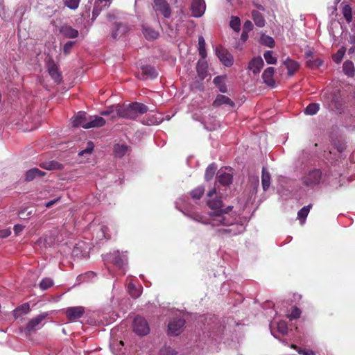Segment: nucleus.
<instances>
[{
  "mask_svg": "<svg viewBox=\"0 0 355 355\" xmlns=\"http://www.w3.org/2000/svg\"><path fill=\"white\" fill-rule=\"evenodd\" d=\"M207 196V205L211 210L207 215L187 210L186 208L185 211H182L184 214L195 221L209 225L221 234L232 236L244 231L243 225L236 223V216L231 212L232 207L228 206L223 209L222 200L220 197H218L216 189L209 191Z\"/></svg>",
  "mask_w": 355,
  "mask_h": 355,
  "instance_id": "f257e3e1",
  "label": "nucleus"
},
{
  "mask_svg": "<svg viewBox=\"0 0 355 355\" xmlns=\"http://www.w3.org/2000/svg\"><path fill=\"white\" fill-rule=\"evenodd\" d=\"M105 259L110 261L116 267L123 270V275L125 272V266L128 263V257L125 252H120L119 250L107 254Z\"/></svg>",
  "mask_w": 355,
  "mask_h": 355,
  "instance_id": "f03ea898",
  "label": "nucleus"
},
{
  "mask_svg": "<svg viewBox=\"0 0 355 355\" xmlns=\"http://www.w3.org/2000/svg\"><path fill=\"white\" fill-rule=\"evenodd\" d=\"M321 176L322 173L319 169L311 170L302 176V184L306 187L313 189L320 184Z\"/></svg>",
  "mask_w": 355,
  "mask_h": 355,
  "instance_id": "7ed1b4c3",
  "label": "nucleus"
},
{
  "mask_svg": "<svg viewBox=\"0 0 355 355\" xmlns=\"http://www.w3.org/2000/svg\"><path fill=\"white\" fill-rule=\"evenodd\" d=\"M137 117V115L135 108L132 107V103L128 105H116V114L112 116V120H115L118 118L135 119Z\"/></svg>",
  "mask_w": 355,
  "mask_h": 355,
  "instance_id": "20e7f679",
  "label": "nucleus"
},
{
  "mask_svg": "<svg viewBox=\"0 0 355 355\" xmlns=\"http://www.w3.org/2000/svg\"><path fill=\"white\" fill-rule=\"evenodd\" d=\"M133 330L139 336H145L150 332L147 321L141 316H137L133 322Z\"/></svg>",
  "mask_w": 355,
  "mask_h": 355,
  "instance_id": "39448f33",
  "label": "nucleus"
},
{
  "mask_svg": "<svg viewBox=\"0 0 355 355\" xmlns=\"http://www.w3.org/2000/svg\"><path fill=\"white\" fill-rule=\"evenodd\" d=\"M185 320L182 318H176L171 320L168 324V334L177 336L183 331Z\"/></svg>",
  "mask_w": 355,
  "mask_h": 355,
  "instance_id": "423d86ee",
  "label": "nucleus"
},
{
  "mask_svg": "<svg viewBox=\"0 0 355 355\" xmlns=\"http://www.w3.org/2000/svg\"><path fill=\"white\" fill-rule=\"evenodd\" d=\"M153 8L156 12H159L166 18H168L171 16V8L166 0H154Z\"/></svg>",
  "mask_w": 355,
  "mask_h": 355,
  "instance_id": "0eeeda50",
  "label": "nucleus"
},
{
  "mask_svg": "<svg viewBox=\"0 0 355 355\" xmlns=\"http://www.w3.org/2000/svg\"><path fill=\"white\" fill-rule=\"evenodd\" d=\"M206 5L204 0H193L191 4L192 16L200 17L205 13Z\"/></svg>",
  "mask_w": 355,
  "mask_h": 355,
  "instance_id": "6e6552de",
  "label": "nucleus"
},
{
  "mask_svg": "<svg viewBox=\"0 0 355 355\" xmlns=\"http://www.w3.org/2000/svg\"><path fill=\"white\" fill-rule=\"evenodd\" d=\"M218 182L224 186L230 184L232 181V173L231 168L220 169L217 173Z\"/></svg>",
  "mask_w": 355,
  "mask_h": 355,
  "instance_id": "1a4fd4ad",
  "label": "nucleus"
},
{
  "mask_svg": "<svg viewBox=\"0 0 355 355\" xmlns=\"http://www.w3.org/2000/svg\"><path fill=\"white\" fill-rule=\"evenodd\" d=\"M216 53L225 66L230 67L233 64V56L225 49H216Z\"/></svg>",
  "mask_w": 355,
  "mask_h": 355,
  "instance_id": "9d476101",
  "label": "nucleus"
},
{
  "mask_svg": "<svg viewBox=\"0 0 355 355\" xmlns=\"http://www.w3.org/2000/svg\"><path fill=\"white\" fill-rule=\"evenodd\" d=\"M46 317V313L37 315L28 322L26 325V330L31 332L40 329L42 327V322Z\"/></svg>",
  "mask_w": 355,
  "mask_h": 355,
  "instance_id": "9b49d317",
  "label": "nucleus"
},
{
  "mask_svg": "<svg viewBox=\"0 0 355 355\" xmlns=\"http://www.w3.org/2000/svg\"><path fill=\"white\" fill-rule=\"evenodd\" d=\"M47 68L49 75L57 83H59L62 80L61 74L58 70V66L52 60H49L47 62Z\"/></svg>",
  "mask_w": 355,
  "mask_h": 355,
  "instance_id": "f8f14e48",
  "label": "nucleus"
},
{
  "mask_svg": "<svg viewBox=\"0 0 355 355\" xmlns=\"http://www.w3.org/2000/svg\"><path fill=\"white\" fill-rule=\"evenodd\" d=\"M84 311V308L82 306L69 307L65 310V314L69 320H72L81 318Z\"/></svg>",
  "mask_w": 355,
  "mask_h": 355,
  "instance_id": "ddd939ff",
  "label": "nucleus"
},
{
  "mask_svg": "<svg viewBox=\"0 0 355 355\" xmlns=\"http://www.w3.org/2000/svg\"><path fill=\"white\" fill-rule=\"evenodd\" d=\"M89 117L87 116V114L85 112H78L72 120V125L74 127L81 126L85 129V126L88 122Z\"/></svg>",
  "mask_w": 355,
  "mask_h": 355,
  "instance_id": "4468645a",
  "label": "nucleus"
},
{
  "mask_svg": "<svg viewBox=\"0 0 355 355\" xmlns=\"http://www.w3.org/2000/svg\"><path fill=\"white\" fill-rule=\"evenodd\" d=\"M128 31L129 28L126 25L116 23L112 28V37L115 40L119 39Z\"/></svg>",
  "mask_w": 355,
  "mask_h": 355,
  "instance_id": "2eb2a0df",
  "label": "nucleus"
},
{
  "mask_svg": "<svg viewBox=\"0 0 355 355\" xmlns=\"http://www.w3.org/2000/svg\"><path fill=\"white\" fill-rule=\"evenodd\" d=\"M274 73L275 69L270 67L266 68L262 74L263 82L270 87H274L275 86V81L273 78Z\"/></svg>",
  "mask_w": 355,
  "mask_h": 355,
  "instance_id": "dca6fc26",
  "label": "nucleus"
},
{
  "mask_svg": "<svg viewBox=\"0 0 355 355\" xmlns=\"http://www.w3.org/2000/svg\"><path fill=\"white\" fill-rule=\"evenodd\" d=\"M141 74L139 76L140 79H153L157 76V72L155 69L151 66H142L141 67Z\"/></svg>",
  "mask_w": 355,
  "mask_h": 355,
  "instance_id": "f3484780",
  "label": "nucleus"
},
{
  "mask_svg": "<svg viewBox=\"0 0 355 355\" xmlns=\"http://www.w3.org/2000/svg\"><path fill=\"white\" fill-rule=\"evenodd\" d=\"M105 124V120L99 116H89L85 129L102 127Z\"/></svg>",
  "mask_w": 355,
  "mask_h": 355,
  "instance_id": "a211bd4d",
  "label": "nucleus"
},
{
  "mask_svg": "<svg viewBox=\"0 0 355 355\" xmlns=\"http://www.w3.org/2000/svg\"><path fill=\"white\" fill-rule=\"evenodd\" d=\"M263 60L261 57L254 58L250 62L248 68L253 73H259L263 67Z\"/></svg>",
  "mask_w": 355,
  "mask_h": 355,
  "instance_id": "6ab92c4d",
  "label": "nucleus"
},
{
  "mask_svg": "<svg viewBox=\"0 0 355 355\" xmlns=\"http://www.w3.org/2000/svg\"><path fill=\"white\" fill-rule=\"evenodd\" d=\"M283 64L286 67L288 70V74L289 76H293L299 69L300 64L289 58H286Z\"/></svg>",
  "mask_w": 355,
  "mask_h": 355,
  "instance_id": "aec40b11",
  "label": "nucleus"
},
{
  "mask_svg": "<svg viewBox=\"0 0 355 355\" xmlns=\"http://www.w3.org/2000/svg\"><path fill=\"white\" fill-rule=\"evenodd\" d=\"M207 67L208 65L205 58H201L197 62V73L200 78L202 80H203L207 76Z\"/></svg>",
  "mask_w": 355,
  "mask_h": 355,
  "instance_id": "412c9836",
  "label": "nucleus"
},
{
  "mask_svg": "<svg viewBox=\"0 0 355 355\" xmlns=\"http://www.w3.org/2000/svg\"><path fill=\"white\" fill-rule=\"evenodd\" d=\"M60 32L67 38H76L78 36V31L68 25L62 26Z\"/></svg>",
  "mask_w": 355,
  "mask_h": 355,
  "instance_id": "4be33fe9",
  "label": "nucleus"
},
{
  "mask_svg": "<svg viewBox=\"0 0 355 355\" xmlns=\"http://www.w3.org/2000/svg\"><path fill=\"white\" fill-rule=\"evenodd\" d=\"M222 105H227L230 107H234L235 104L229 97L219 94L214 101L213 105L214 107H218Z\"/></svg>",
  "mask_w": 355,
  "mask_h": 355,
  "instance_id": "5701e85b",
  "label": "nucleus"
},
{
  "mask_svg": "<svg viewBox=\"0 0 355 355\" xmlns=\"http://www.w3.org/2000/svg\"><path fill=\"white\" fill-rule=\"evenodd\" d=\"M270 175L265 167L262 168L261 184L263 191H267L270 185Z\"/></svg>",
  "mask_w": 355,
  "mask_h": 355,
  "instance_id": "b1692460",
  "label": "nucleus"
},
{
  "mask_svg": "<svg viewBox=\"0 0 355 355\" xmlns=\"http://www.w3.org/2000/svg\"><path fill=\"white\" fill-rule=\"evenodd\" d=\"M225 76H218L214 78V84L218 87L221 93H227V88L225 83Z\"/></svg>",
  "mask_w": 355,
  "mask_h": 355,
  "instance_id": "393cba45",
  "label": "nucleus"
},
{
  "mask_svg": "<svg viewBox=\"0 0 355 355\" xmlns=\"http://www.w3.org/2000/svg\"><path fill=\"white\" fill-rule=\"evenodd\" d=\"M45 175L44 172L39 170L37 168H33L26 171L25 175V179L27 181H31L36 177H41Z\"/></svg>",
  "mask_w": 355,
  "mask_h": 355,
  "instance_id": "a878e982",
  "label": "nucleus"
},
{
  "mask_svg": "<svg viewBox=\"0 0 355 355\" xmlns=\"http://www.w3.org/2000/svg\"><path fill=\"white\" fill-rule=\"evenodd\" d=\"M343 70L345 75L353 77L355 74L354 64L352 61H345L343 64Z\"/></svg>",
  "mask_w": 355,
  "mask_h": 355,
  "instance_id": "bb28decb",
  "label": "nucleus"
},
{
  "mask_svg": "<svg viewBox=\"0 0 355 355\" xmlns=\"http://www.w3.org/2000/svg\"><path fill=\"white\" fill-rule=\"evenodd\" d=\"M252 17L254 24L259 27H263L265 26V19L261 13L257 10L252 12Z\"/></svg>",
  "mask_w": 355,
  "mask_h": 355,
  "instance_id": "cd10ccee",
  "label": "nucleus"
},
{
  "mask_svg": "<svg viewBox=\"0 0 355 355\" xmlns=\"http://www.w3.org/2000/svg\"><path fill=\"white\" fill-rule=\"evenodd\" d=\"M129 294L134 298H137L140 296L142 291V287L141 286L137 287L134 284L130 282L128 286Z\"/></svg>",
  "mask_w": 355,
  "mask_h": 355,
  "instance_id": "c85d7f7f",
  "label": "nucleus"
},
{
  "mask_svg": "<svg viewBox=\"0 0 355 355\" xmlns=\"http://www.w3.org/2000/svg\"><path fill=\"white\" fill-rule=\"evenodd\" d=\"M30 311V306L28 303H24L13 311L15 318L19 317L21 314H26Z\"/></svg>",
  "mask_w": 355,
  "mask_h": 355,
  "instance_id": "c756f323",
  "label": "nucleus"
},
{
  "mask_svg": "<svg viewBox=\"0 0 355 355\" xmlns=\"http://www.w3.org/2000/svg\"><path fill=\"white\" fill-rule=\"evenodd\" d=\"M143 34L147 40H154L158 37V33L150 27H143Z\"/></svg>",
  "mask_w": 355,
  "mask_h": 355,
  "instance_id": "7c9ffc66",
  "label": "nucleus"
},
{
  "mask_svg": "<svg viewBox=\"0 0 355 355\" xmlns=\"http://www.w3.org/2000/svg\"><path fill=\"white\" fill-rule=\"evenodd\" d=\"M311 205L303 207L297 213V218L300 220L301 224H304L305 219L310 211Z\"/></svg>",
  "mask_w": 355,
  "mask_h": 355,
  "instance_id": "2f4dec72",
  "label": "nucleus"
},
{
  "mask_svg": "<svg viewBox=\"0 0 355 355\" xmlns=\"http://www.w3.org/2000/svg\"><path fill=\"white\" fill-rule=\"evenodd\" d=\"M205 40L202 36L198 37V51L199 55L201 58H205L207 57V52L205 49Z\"/></svg>",
  "mask_w": 355,
  "mask_h": 355,
  "instance_id": "473e14b6",
  "label": "nucleus"
},
{
  "mask_svg": "<svg viewBox=\"0 0 355 355\" xmlns=\"http://www.w3.org/2000/svg\"><path fill=\"white\" fill-rule=\"evenodd\" d=\"M230 26L236 33L241 30V20L239 17L232 16L230 21Z\"/></svg>",
  "mask_w": 355,
  "mask_h": 355,
  "instance_id": "72a5a7b5",
  "label": "nucleus"
},
{
  "mask_svg": "<svg viewBox=\"0 0 355 355\" xmlns=\"http://www.w3.org/2000/svg\"><path fill=\"white\" fill-rule=\"evenodd\" d=\"M260 42L261 44L270 48H272L275 46V41L273 38L264 34L261 35L260 37Z\"/></svg>",
  "mask_w": 355,
  "mask_h": 355,
  "instance_id": "f704fd0d",
  "label": "nucleus"
},
{
  "mask_svg": "<svg viewBox=\"0 0 355 355\" xmlns=\"http://www.w3.org/2000/svg\"><path fill=\"white\" fill-rule=\"evenodd\" d=\"M263 58L268 64H275L277 62V59L273 55V52L272 51H266L263 53Z\"/></svg>",
  "mask_w": 355,
  "mask_h": 355,
  "instance_id": "c9c22d12",
  "label": "nucleus"
},
{
  "mask_svg": "<svg viewBox=\"0 0 355 355\" xmlns=\"http://www.w3.org/2000/svg\"><path fill=\"white\" fill-rule=\"evenodd\" d=\"M128 151V146L124 144H116L114 146V153L117 157H123Z\"/></svg>",
  "mask_w": 355,
  "mask_h": 355,
  "instance_id": "e433bc0d",
  "label": "nucleus"
},
{
  "mask_svg": "<svg viewBox=\"0 0 355 355\" xmlns=\"http://www.w3.org/2000/svg\"><path fill=\"white\" fill-rule=\"evenodd\" d=\"M343 15L347 23L352 22V12L351 7L348 4H345L343 7Z\"/></svg>",
  "mask_w": 355,
  "mask_h": 355,
  "instance_id": "4c0bfd02",
  "label": "nucleus"
},
{
  "mask_svg": "<svg viewBox=\"0 0 355 355\" xmlns=\"http://www.w3.org/2000/svg\"><path fill=\"white\" fill-rule=\"evenodd\" d=\"M216 169H217V166L214 164H210L207 168L205 174V178L206 180L208 181V180L212 179V178L214 177V175L216 173Z\"/></svg>",
  "mask_w": 355,
  "mask_h": 355,
  "instance_id": "58836bf2",
  "label": "nucleus"
},
{
  "mask_svg": "<svg viewBox=\"0 0 355 355\" xmlns=\"http://www.w3.org/2000/svg\"><path fill=\"white\" fill-rule=\"evenodd\" d=\"M132 107L135 108L137 116L139 114H144L148 110L146 105L137 102L133 103Z\"/></svg>",
  "mask_w": 355,
  "mask_h": 355,
  "instance_id": "ea45409f",
  "label": "nucleus"
},
{
  "mask_svg": "<svg viewBox=\"0 0 355 355\" xmlns=\"http://www.w3.org/2000/svg\"><path fill=\"white\" fill-rule=\"evenodd\" d=\"M345 51H346V49L345 47L342 46L338 51L336 53H335L333 57H332V59L333 60L336 62V63H340L344 55H345Z\"/></svg>",
  "mask_w": 355,
  "mask_h": 355,
  "instance_id": "a19ab883",
  "label": "nucleus"
},
{
  "mask_svg": "<svg viewBox=\"0 0 355 355\" xmlns=\"http://www.w3.org/2000/svg\"><path fill=\"white\" fill-rule=\"evenodd\" d=\"M41 166L42 168H45L46 170L51 171V170L60 168L61 165L57 162L51 161V162L42 163V164Z\"/></svg>",
  "mask_w": 355,
  "mask_h": 355,
  "instance_id": "79ce46f5",
  "label": "nucleus"
},
{
  "mask_svg": "<svg viewBox=\"0 0 355 355\" xmlns=\"http://www.w3.org/2000/svg\"><path fill=\"white\" fill-rule=\"evenodd\" d=\"M319 110V105L316 103L309 104L305 109V114L308 115H313Z\"/></svg>",
  "mask_w": 355,
  "mask_h": 355,
  "instance_id": "37998d69",
  "label": "nucleus"
},
{
  "mask_svg": "<svg viewBox=\"0 0 355 355\" xmlns=\"http://www.w3.org/2000/svg\"><path fill=\"white\" fill-rule=\"evenodd\" d=\"M205 191V189L203 187H198L196 189H193L191 192V195L194 199H200L202 195Z\"/></svg>",
  "mask_w": 355,
  "mask_h": 355,
  "instance_id": "c03bdc74",
  "label": "nucleus"
},
{
  "mask_svg": "<svg viewBox=\"0 0 355 355\" xmlns=\"http://www.w3.org/2000/svg\"><path fill=\"white\" fill-rule=\"evenodd\" d=\"M80 0H64V5L71 9L76 10L78 8Z\"/></svg>",
  "mask_w": 355,
  "mask_h": 355,
  "instance_id": "a18cd8bd",
  "label": "nucleus"
},
{
  "mask_svg": "<svg viewBox=\"0 0 355 355\" xmlns=\"http://www.w3.org/2000/svg\"><path fill=\"white\" fill-rule=\"evenodd\" d=\"M292 348L295 349L297 352L302 355H315V352L309 349H301L297 347L296 345H291Z\"/></svg>",
  "mask_w": 355,
  "mask_h": 355,
  "instance_id": "49530a36",
  "label": "nucleus"
},
{
  "mask_svg": "<svg viewBox=\"0 0 355 355\" xmlns=\"http://www.w3.org/2000/svg\"><path fill=\"white\" fill-rule=\"evenodd\" d=\"M53 280L50 278L43 279L40 283V287L42 290H46L53 286Z\"/></svg>",
  "mask_w": 355,
  "mask_h": 355,
  "instance_id": "de8ad7c7",
  "label": "nucleus"
},
{
  "mask_svg": "<svg viewBox=\"0 0 355 355\" xmlns=\"http://www.w3.org/2000/svg\"><path fill=\"white\" fill-rule=\"evenodd\" d=\"M277 327L278 331L282 334H286L288 331L287 324L285 321L281 320L277 322Z\"/></svg>",
  "mask_w": 355,
  "mask_h": 355,
  "instance_id": "09e8293b",
  "label": "nucleus"
},
{
  "mask_svg": "<svg viewBox=\"0 0 355 355\" xmlns=\"http://www.w3.org/2000/svg\"><path fill=\"white\" fill-rule=\"evenodd\" d=\"M116 105L109 107L107 110L101 112V115L102 116H110V119H112V116L113 114H116Z\"/></svg>",
  "mask_w": 355,
  "mask_h": 355,
  "instance_id": "8fccbe9b",
  "label": "nucleus"
},
{
  "mask_svg": "<svg viewBox=\"0 0 355 355\" xmlns=\"http://www.w3.org/2000/svg\"><path fill=\"white\" fill-rule=\"evenodd\" d=\"M301 315V311L297 307H293L291 313L288 315L290 320L298 318Z\"/></svg>",
  "mask_w": 355,
  "mask_h": 355,
  "instance_id": "3c124183",
  "label": "nucleus"
},
{
  "mask_svg": "<svg viewBox=\"0 0 355 355\" xmlns=\"http://www.w3.org/2000/svg\"><path fill=\"white\" fill-rule=\"evenodd\" d=\"M176 352L170 347H164L159 351V355H176Z\"/></svg>",
  "mask_w": 355,
  "mask_h": 355,
  "instance_id": "603ef678",
  "label": "nucleus"
},
{
  "mask_svg": "<svg viewBox=\"0 0 355 355\" xmlns=\"http://www.w3.org/2000/svg\"><path fill=\"white\" fill-rule=\"evenodd\" d=\"M93 148H94L93 143L92 142H88L87 148L85 150H83L80 151L78 155L80 156H83L85 154H90L92 152Z\"/></svg>",
  "mask_w": 355,
  "mask_h": 355,
  "instance_id": "864d4df0",
  "label": "nucleus"
},
{
  "mask_svg": "<svg viewBox=\"0 0 355 355\" xmlns=\"http://www.w3.org/2000/svg\"><path fill=\"white\" fill-rule=\"evenodd\" d=\"M75 42L69 41L67 42L63 46V52L64 54L67 55L71 52V50L74 45Z\"/></svg>",
  "mask_w": 355,
  "mask_h": 355,
  "instance_id": "5fc2aeb1",
  "label": "nucleus"
},
{
  "mask_svg": "<svg viewBox=\"0 0 355 355\" xmlns=\"http://www.w3.org/2000/svg\"><path fill=\"white\" fill-rule=\"evenodd\" d=\"M322 64V61L320 59H316L314 61H309L307 62V65L309 67H320L321 65Z\"/></svg>",
  "mask_w": 355,
  "mask_h": 355,
  "instance_id": "6e6d98bb",
  "label": "nucleus"
},
{
  "mask_svg": "<svg viewBox=\"0 0 355 355\" xmlns=\"http://www.w3.org/2000/svg\"><path fill=\"white\" fill-rule=\"evenodd\" d=\"M103 8V7H101V6L95 2L94 9L92 11L93 17L96 18L98 15Z\"/></svg>",
  "mask_w": 355,
  "mask_h": 355,
  "instance_id": "4d7b16f0",
  "label": "nucleus"
},
{
  "mask_svg": "<svg viewBox=\"0 0 355 355\" xmlns=\"http://www.w3.org/2000/svg\"><path fill=\"white\" fill-rule=\"evenodd\" d=\"M252 28H253L252 23L250 20H247L243 24V31L249 33L250 31H251L252 30Z\"/></svg>",
  "mask_w": 355,
  "mask_h": 355,
  "instance_id": "13d9d810",
  "label": "nucleus"
},
{
  "mask_svg": "<svg viewBox=\"0 0 355 355\" xmlns=\"http://www.w3.org/2000/svg\"><path fill=\"white\" fill-rule=\"evenodd\" d=\"M250 181L254 189H257L259 184V178L257 176L252 177L250 178Z\"/></svg>",
  "mask_w": 355,
  "mask_h": 355,
  "instance_id": "bf43d9fd",
  "label": "nucleus"
},
{
  "mask_svg": "<svg viewBox=\"0 0 355 355\" xmlns=\"http://www.w3.org/2000/svg\"><path fill=\"white\" fill-rule=\"evenodd\" d=\"M111 0H96V3L101 6V7H107L110 4Z\"/></svg>",
  "mask_w": 355,
  "mask_h": 355,
  "instance_id": "052dcab7",
  "label": "nucleus"
},
{
  "mask_svg": "<svg viewBox=\"0 0 355 355\" xmlns=\"http://www.w3.org/2000/svg\"><path fill=\"white\" fill-rule=\"evenodd\" d=\"M11 234L10 230H3L0 231V238H6L8 237Z\"/></svg>",
  "mask_w": 355,
  "mask_h": 355,
  "instance_id": "680f3d73",
  "label": "nucleus"
},
{
  "mask_svg": "<svg viewBox=\"0 0 355 355\" xmlns=\"http://www.w3.org/2000/svg\"><path fill=\"white\" fill-rule=\"evenodd\" d=\"M24 227L21 225H15L14 226V232L16 235H18L23 230Z\"/></svg>",
  "mask_w": 355,
  "mask_h": 355,
  "instance_id": "e2e57ef3",
  "label": "nucleus"
},
{
  "mask_svg": "<svg viewBox=\"0 0 355 355\" xmlns=\"http://www.w3.org/2000/svg\"><path fill=\"white\" fill-rule=\"evenodd\" d=\"M60 198H55L52 200L49 201L46 203V207H51L52 205H53L55 202H57L59 200Z\"/></svg>",
  "mask_w": 355,
  "mask_h": 355,
  "instance_id": "0e129e2a",
  "label": "nucleus"
},
{
  "mask_svg": "<svg viewBox=\"0 0 355 355\" xmlns=\"http://www.w3.org/2000/svg\"><path fill=\"white\" fill-rule=\"evenodd\" d=\"M248 32H246V31H242V33H241V39L243 42H245L248 38Z\"/></svg>",
  "mask_w": 355,
  "mask_h": 355,
  "instance_id": "69168bd1",
  "label": "nucleus"
},
{
  "mask_svg": "<svg viewBox=\"0 0 355 355\" xmlns=\"http://www.w3.org/2000/svg\"><path fill=\"white\" fill-rule=\"evenodd\" d=\"M182 200H183V199L180 198V199H179V201L176 202L177 207H178V209H179L178 206H180L181 204H182V203H183Z\"/></svg>",
  "mask_w": 355,
  "mask_h": 355,
  "instance_id": "338daca9",
  "label": "nucleus"
},
{
  "mask_svg": "<svg viewBox=\"0 0 355 355\" xmlns=\"http://www.w3.org/2000/svg\"><path fill=\"white\" fill-rule=\"evenodd\" d=\"M105 229H106V228H102V229H101V230H102L103 236V237H105V238H106V236H105V235H106V234H105Z\"/></svg>",
  "mask_w": 355,
  "mask_h": 355,
  "instance_id": "774afa93",
  "label": "nucleus"
}]
</instances>
